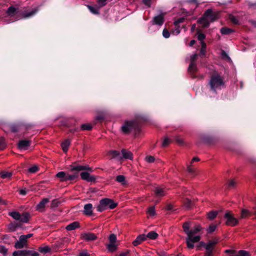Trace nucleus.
Wrapping results in <instances>:
<instances>
[{
  "label": "nucleus",
  "instance_id": "nucleus-32",
  "mask_svg": "<svg viewBox=\"0 0 256 256\" xmlns=\"http://www.w3.org/2000/svg\"><path fill=\"white\" fill-rule=\"evenodd\" d=\"M110 154L112 156V158H118V159L122 158L120 154L118 151L112 150L110 152Z\"/></svg>",
  "mask_w": 256,
  "mask_h": 256
},
{
  "label": "nucleus",
  "instance_id": "nucleus-46",
  "mask_svg": "<svg viewBox=\"0 0 256 256\" xmlns=\"http://www.w3.org/2000/svg\"><path fill=\"white\" fill-rule=\"evenodd\" d=\"M206 38V36L202 33H200L199 32H198V38L200 41V42H204V40Z\"/></svg>",
  "mask_w": 256,
  "mask_h": 256
},
{
  "label": "nucleus",
  "instance_id": "nucleus-52",
  "mask_svg": "<svg viewBox=\"0 0 256 256\" xmlns=\"http://www.w3.org/2000/svg\"><path fill=\"white\" fill-rule=\"evenodd\" d=\"M230 18L234 24H238V20L236 16H230Z\"/></svg>",
  "mask_w": 256,
  "mask_h": 256
},
{
  "label": "nucleus",
  "instance_id": "nucleus-10",
  "mask_svg": "<svg viewBox=\"0 0 256 256\" xmlns=\"http://www.w3.org/2000/svg\"><path fill=\"white\" fill-rule=\"evenodd\" d=\"M90 172L87 170V172H82L80 173L81 178L84 180H86L88 182H92L96 180V178L93 176H90Z\"/></svg>",
  "mask_w": 256,
  "mask_h": 256
},
{
  "label": "nucleus",
  "instance_id": "nucleus-9",
  "mask_svg": "<svg viewBox=\"0 0 256 256\" xmlns=\"http://www.w3.org/2000/svg\"><path fill=\"white\" fill-rule=\"evenodd\" d=\"M82 238L86 241L94 240L97 238V236L92 232H83L81 234Z\"/></svg>",
  "mask_w": 256,
  "mask_h": 256
},
{
  "label": "nucleus",
  "instance_id": "nucleus-30",
  "mask_svg": "<svg viewBox=\"0 0 256 256\" xmlns=\"http://www.w3.org/2000/svg\"><path fill=\"white\" fill-rule=\"evenodd\" d=\"M0 177L2 178H9L12 176V173L8 172H2L0 173Z\"/></svg>",
  "mask_w": 256,
  "mask_h": 256
},
{
  "label": "nucleus",
  "instance_id": "nucleus-44",
  "mask_svg": "<svg viewBox=\"0 0 256 256\" xmlns=\"http://www.w3.org/2000/svg\"><path fill=\"white\" fill-rule=\"evenodd\" d=\"M249 214V212L248 210H242L241 215H240V218H244L246 216H248Z\"/></svg>",
  "mask_w": 256,
  "mask_h": 256
},
{
  "label": "nucleus",
  "instance_id": "nucleus-35",
  "mask_svg": "<svg viewBox=\"0 0 256 256\" xmlns=\"http://www.w3.org/2000/svg\"><path fill=\"white\" fill-rule=\"evenodd\" d=\"M202 47L200 51V54L202 56H204L206 50V44L204 42H200Z\"/></svg>",
  "mask_w": 256,
  "mask_h": 256
},
{
  "label": "nucleus",
  "instance_id": "nucleus-18",
  "mask_svg": "<svg viewBox=\"0 0 256 256\" xmlns=\"http://www.w3.org/2000/svg\"><path fill=\"white\" fill-rule=\"evenodd\" d=\"M49 202V199L48 198H43L37 205L36 206V210H42L46 204Z\"/></svg>",
  "mask_w": 256,
  "mask_h": 256
},
{
  "label": "nucleus",
  "instance_id": "nucleus-33",
  "mask_svg": "<svg viewBox=\"0 0 256 256\" xmlns=\"http://www.w3.org/2000/svg\"><path fill=\"white\" fill-rule=\"evenodd\" d=\"M197 70V67L195 63L190 62L188 67V71L190 73H194Z\"/></svg>",
  "mask_w": 256,
  "mask_h": 256
},
{
  "label": "nucleus",
  "instance_id": "nucleus-13",
  "mask_svg": "<svg viewBox=\"0 0 256 256\" xmlns=\"http://www.w3.org/2000/svg\"><path fill=\"white\" fill-rule=\"evenodd\" d=\"M30 145V141L28 140H21L18 144V148L21 150H26Z\"/></svg>",
  "mask_w": 256,
  "mask_h": 256
},
{
  "label": "nucleus",
  "instance_id": "nucleus-26",
  "mask_svg": "<svg viewBox=\"0 0 256 256\" xmlns=\"http://www.w3.org/2000/svg\"><path fill=\"white\" fill-rule=\"evenodd\" d=\"M13 256H28L26 250L15 251L13 252Z\"/></svg>",
  "mask_w": 256,
  "mask_h": 256
},
{
  "label": "nucleus",
  "instance_id": "nucleus-11",
  "mask_svg": "<svg viewBox=\"0 0 256 256\" xmlns=\"http://www.w3.org/2000/svg\"><path fill=\"white\" fill-rule=\"evenodd\" d=\"M204 14L210 22H214L217 18V15L215 14H214L212 10L210 9L208 10Z\"/></svg>",
  "mask_w": 256,
  "mask_h": 256
},
{
  "label": "nucleus",
  "instance_id": "nucleus-12",
  "mask_svg": "<svg viewBox=\"0 0 256 256\" xmlns=\"http://www.w3.org/2000/svg\"><path fill=\"white\" fill-rule=\"evenodd\" d=\"M164 14H160L154 16L152 20V24H158V26H162L164 24Z\"/></svg>",
  "mask_w": 256,
  "mask_h": 256
},
{
  "label": "nucleus",
  "instance_id": "nucleus-43",
  "mask_svg": "<svg viewBox=\"0 0 256 256\" xmlns=\"http://www.w3.org/2000/svg\"><path fill=\"white\" fill-rule=\"evenodd\" d=\"M216 228V224H211L210 225L208 228H207V232L208 233H212L214 232Z\"/></svg>",
  "mask_w": 256,
  "mask_h": 256
},
{
  "label": "nucleus",
  "instance_id": "nucleus-20",
  "mask_svg": "<svg viewBox=\"0 0 256 256\" xmlns=\"http://www.w3.org/2000/svg\"><path fill=\"white\" fill-rule=\"evenodd\" d=\"M155 194L157 196H164L166 192L164 188L156 187L155 189Z\"/></svg>",
  "mask_w": 256,
  "mask_h": 256
},
{
  "label": "nucleus",
  "instance_id": "nucleus-28",
  "mask_svg": "<svg viewBox=\"0 0 256 256\" xmlns=\"http://www.w3.org/2000/svg\"><path fill=\"white\" fill-rule=\"evenodd\" d=\"M116 180L122 185H125L126 184L125 177L122 175L118 176L116 178Z\"/></svg>",
  "mask_w": 256,
  "mask_h": 256
},
{
  "label": "nucleus",
  "instance_id": "nucleus-2",
  "mask_svg": "<svg viewBox=\"0 0 256 256\" xmlns=\"http://www.w3.org/2000/svg\"><path fill=\"white\" fill-rule=\"evenodd\" d=\"M211 90L214 92L220 90L224 86L223 78L218 74H214L211 76L209 82Z\"/></svg>",
  "mask_w": 256,
  "mask_h": 256
},
{
  "label": "nucleus",
  "instance_id": "nucleus-61",
  "mask_svg": "<svg viewBox=\"0 0 256 256\" xmlns=\"http://www.w3.org/2000/svg\"><path fill=\"white\" fill-rule=\"evenodd\" d=\"M235 184L236 182L234 180H230L228 184V187H234Z\"/></svg>",
  "mask_w": 256,
  "mask_h": 256
},
{
  "label": "nucleus",
  "instance_id": "nucleus-58",
  "mask_svg": "<svg viewBox=\"0 0 256 256\" xmlns=\"http://www.w3.org/2000/svg\"><path fill=\"white\" fill-rule=\"evenodd\" d=\"M36 12V10H32L29 13L25 14L24 16V17L28 18V17L31 16H33Z\"/></svg>",
  "mask_w": 256,
  "mask_h": 256
},
{
  "label": "nucleus",
  "instance_id": "nucleus-63",
  "mask_svg": "<svg viewBox=\"0 0 256 256\" xmlns=\"http://www.w3.org/2000/svg\"><path fill=\"white\" fill-rule=\"evenodd\" d=\"M28 190L26 189H22L20 190V194L22 195H26L27 193Z\"/></svg>",
  "mask_w": 256,
  "mask_h": 256
},
{
  "label": "nucleus",
  "instance_id": "nucleus-8",
  "mask_svg": "<svg viewBox=\"0 0 256 256\" xmlns=\"http://www.w3.org/2000/svg\"><path fill=\"white\" fill-rule=\"evenodd\" d=\"M101 200L106 209H114L117 206L113 200L108 198L102 199Z\"/></svg>",
  "mask_w": 256,
  "mask_h": 256
},
{
  "label": "nucleus",
  "instance_id": "nucleus-31",
  "mask_svg": "<svg viewBox=\"0 0 256 256\" xmlns=\"http://www.w3.org/2000/svg\"><path fill=\"white\" fill-rule=\"evenodd\" d=\"M56 176L60 178V181L66 182V174L64 172H58Z\"/></svg>",
  "mask_w": 256,
  "mask_h": 256
},
{
  "label": "nucleus",
  "instance_id": "nucleus-23",
  "mask_svg": "<svg viewBox=\"0 0 256 256\" xmlns=\"http://www.w3.org/2000/svg\"><path fill=\"white\" fill-rule=\"evenodd\" d=\"M6 13L8 16H13L17 13L16 8L14 6H11L8 8Z\"/></svg>",
  "mask_w": 256,
  "mask_h": 256
},
{
  "label": "nucleus",
  "instance_id": "nucleus-45",
  "mask_svg": "<svg viewBox=\"0 0 256 256\" xmlns=\"http://www.w3.org/2000/svg\"><path fill=\"white\" fill-rule=\"evenodd\" d=\"M78 176L77 174H66V181H68V180H72L76 178Z\"/></svg>",
  "mask_w": 256,
  "mask_h": 256
},
{
  "label": "nucleus",
  "instance_id": "nucleus-34",
  "mask_svg": "<svg viewBox=\"0 0 256 256\" xmlns=\"http://www.w3.org/2000/svg\"><path fill=\"white\" fill-rule=\"evenodd\" d=\"M218 214L216 211H211L208 214V219L212 220L214 219Z\"/></svg>",
  "mask_w": 256,
  "mask_h": 256
},
{
  "label": "nucleus",
  "instance_id": "nucleus-37",
  "mask_svg": "<svg viewBox=\"0 0 256 256\" xmlns=\"http://www.w3.org/2000/svg\"><path fill=\"white\" fill-rule=\"evenodd\" d=\"M232 32V30L230 28H222L220 30V32L223 34H230Z\"/></svg>",
  "mask_w": 256,
  "mask_h": 256
},
{
  "label": "nucleus",
  "instance_id": "nucleus-57",
  "mask_svg": "<svg viewBox=\"0 0 256 256\" xmlns=\"http://www.w3.org/2000/svg\"><path fill=\"white\" fill-rule=\"evenodd\" d=\"M106 0H98V2L100 6V7H102L106 4Z\"/></svg>",
  "mask_w": 256,
  "mask_h": 256
},
{
  "label": "nucleus",
  "instance_id": "nucleus-16",
  "mask_svg": "<svg viewBox=\"0 0 256 256\" xmlns=\"http://www.w3.org/2000/svg\"><path fill=\"white\" fill-rule=\"evenodd\" d=\"M84 213L86 215L90 216L92 214V204H88L84 205Z\"/></svg>",
  "mask_w": 256,
  "mask_h": 256
},
{
  "label": "nucleus",
  "instance_id": "nucleus-5",
  "mask_svg": "<svg viewBox=\"0 0 256 256\" xmlns=\"http://www.w3.org/2000/svg\"><path fill=\"white\" fill-rule=\"evenodd\" d=\"M136 126V122L133 120L125 121L122 126L121 129L123 133L125 134H129L134 130Z\"/></svg>",
  "mask_w": 256,
  "mask_h": 256
},
{
  "label": "nucleus",
  "instance_id": "nucleus-64",
  "mask_svg": "<svg viewBox=\"0 0 256 256\" xmlns=\"http://www.w3.org/2000/svg\"><path fill=\"white\" fill-rule=\"evenodd\" d=\"M130 251L128 250L126 252L121 253L118 256H126L130 253Z\"/></svg>",
  "mask_w": 256,
  "mask_h": 256
},
{
  "label": "nucleus",
  "instance_id": "nucleus-60",
  "mask_svg": "<svg viewBox=\"0 0 256 256\" xmlns=\"http://www.w3.org/2000/svg\"><path fill=\"white\" fill-rule=\"evenodd\" d=\"M206 244L204 242H200L199 243V244L196 246V248L197 250H198L200 246H204L206 248Z\"/></svg>",
  "mask_w": 256,
  "mask_h": 256
},
{
  "label": "nucleus",
  "instance_id": "nucleus-54",
  "mask_svg": "<svg viewBox=\"0 0 256 256\" xmlns=\"http://www.w3.org/2000/svg\"><path fill=\"white\" fill-rule=\"evenodd\" d=\"M180 30L179 28H176L171 32V34L173 35L176 36L180 33Z\"/></svg>",
  "mask_w": 256,
  "mask_h": 256
},
{
  "label": "nucleus",
  "instance_id": "nucleus-39",
  "mask_svg": "<svg viewBox=\"0 0 256 256\" xmlns=\"http://www.w3.org/2000/svg\"><path fill=\"white\" fill-rule=\"evenodd\" d=\"M26 254L28 256H39V254L34 250H26Z\"/></svg>",
  "mask_w": 256,
  "mask_h": 256
},
{
  "label": "nucleus",
  "instance_id": "nucleus-27",
  "mask_svg": "<svg viewBox=\"0 0 256 256\" xmlns=\"http://www.w3.org/2000/svg\"><path fill=\"white\" fill-rule=\"evenodd\" d=\"M50 248L48 246L39 247L38 250L42 254H46L50 252Z\"/></svg>",
  "mask_w": 256,
  "mask_h": 256
},
{
  "label": "nucleus",
  "instance_id": "nucleus-36",
  "mask_svg": "<svg viewBox=\"0 0 256 256\" xmlns=\"http://www.w3.org/2000/svg\"><path fill=\"white\" fill-rule=\"evenodd\" d=\"M80 128L83 130H90L92 128V126L90 124H82Z\"/></svg>",
  "mask_w": 256,
  "mask_h": 256
},
{
  "label": "nucleus",
  "instance_id": "nucleus-14",
  "mask_svg": "<svg viewBox=\"0 0 256 256\" xmlns=\"http://www.w3.org/2000/svg\"><path fill=\"white\" fill-rule=\"evenodd\" d=\"M27 241L22 237L20 236L19 240L15 243L14 246L16 248H24L26 244Z\"/></svg>",
  "mask_w": 256,
  "mask_h": 256
},
{
  "label": "nucleus",
  "instance_id": "nucleus-40",
  "mask_svg": "<svg viewBox=\"0 0 256 256\" xmlns=\"http://www.w3.org/2000/svg\"><path fill=\"white\" fill-rule=\"evenodd\" d=\"M238 256H251L250 253L244 250H240L238 252Z\"/></svg>",
  "mask_w": 256,
  "mask_h": 256
},
{
  "label": "nucleus",
  "instance_id": "nucleus-22",
  "mask_svg": "<svg viewBox=\"0 0 256 256\" xmlns=\"http://www.w3.org/2000/svg\"><path fill=\"white\" fill-rule=\"evenodd\" d=\"M78 227L79 223L78 222H74L68 225L66 228L68 230H72Z\"/></svg>",
  "mask_w": 256,
  "mask_h": 256
},
{
  "label": "nucleus",
  "instance_id": "nucleus-29",
  "mask_svg": "<svg viewBox=\"0 0 256 256\" xmlns=\"http://www.w3.org/2000/svg\"><path fill=\"white\" fill-rule=\"evenodd\" d=\"M87 6L89 10H90V12L93 14H98L100 9L99 7H94L89 5H88Z\"/></svg>",
  "mask_w": 256,
  "mask_h": 256
},
{
  "label": "nucleus",
  "instance_id": "nucleus-56",
  "mask_svg": "<svg viewBox=\"0 0 256 256\" xmlns=\"http://www.w3.org/2000/svg\"><path fill=\"white\" fill-rule=\"evenodd\" d=\"M11 130L13 132H16L18 130V126L16 124H13L11 126Z\"/></svg>",
  "mask_w": 256,
  "mask_h": 256
},
{
  "label": "nucleus",
  "instance_id": "nucleus-49",
  "mask_svg": "<svg viewBox=\"0 0 256 256\" xmlns=\"http://www.w3.org/2000/svg\"><path fill=\"white\" fill-rule=\"evenodd\" d=\"M192 201L189 199H186L184 202V205L186 208H188L192 206Z\"/></svg>",
  "mask_w": 256,
  "mask_h": 256
},
{
  "label": "nucleus",
  "instance_id": "nucleus-17",
  "mask_svg": "<svg viewBox=\"0 0 256 256\" xmlns=\"http://www.w3.org/2000/svg\"><path fill=\"white\" fill-rule=\"evenodd\" d=\"M218 243L217 240H210L206 246V249L207 252H212L214 246Z\"/></svg>",
  "mask_w": 256,
  "mask_h": 256
},
{
  "label": "nucleus",
  "instance_id": "nucleus-24",
  "mask_svg": "<svg viewBox=\"0 0 256 256\" xmlns=\"http://www.w3.org/2000/svg\"><path fill=\"white\" fill-rule=\"evenodd\" d=\"M70 144V141L68 140H66L62 142V147L64 152H66L68 150Z\"/></svg>",
  "mask_w": 256,
  "mask_h": 256
},
{
  "label": "nucleus",
  "instance_id": "nucleus-48",
  "mask_svg": "<svg viewBox=\"0 0 256 256\" xmlns=\"http://www.w3.org/2000/svg\"><path fill=\"white\" fill-rule=\"evenodd\" d=\"M162 36L166 38H170V33L168 30L166 28H164V30L162 31Z\"/></svg>",
  "mask_w": 256,
  "mask_h": 256
},
{
  "label": "nucleus",
  "instance_id": "nucleus-51",
  "mask_svg": "<svg viewBox=\"0 0 256 256\" xmlns=\"http://www.w3.org/2000/svg\"><path fill=\"white\" fill-rule=\"evenodd\" d=\"M146 160L149 163H152L154 162V158L152 156H148L146 157Z\"/></svg>",
  "mask_w": 256,
  "mask_h": 256
},
{
  "label": "nucleus",
  "instance_id": "nucleus-47",
  "mask_svg": "<svg viewBox=\"0 0 256 256\" xmlns=\"http://www.w3.org/2000/svg\"><path fill=\"white\" fill-rule=\"evenodd\" d=\"M147 212L150 216H154L156 214L154 208V206L149 208Z\"/></svg>",
  "mask_w": 256,
  "mask_h": 256
},
{
  "label": "nucleus",
  "instance_id": "nucleus-62",
  "mask_svg": "<svg viewBox=\"0 0 256 256\" xmlns=\"http://www.w3.org/2000/svg\"><path fill=\"white\" fill-rule=\"evenodd\" d=\"M32 236V234H29L26 235H22V237L27 241V239L30 238Z\"/></svg>",
  "mask_w": 256,
  "mask_h": 256
},
{
  "label": "nucleus",
  "instance_id": "nucleus-4",
  "mask_svg": "<svg viewBox=\"0 0 256 256\" xmlns=\"http://www.w3.org/2000/svg\"><path fill=\"white\" fill-rule=\"evenodd\" d=\"M9 215L14 220L24 223L28 222L30 218V214L28 212H24L21 214L20 212L16 211L10 212Z\"/></svg>",
  "mask_w": 256,
  "mask_h": 256
},
{
  "label": "nucleus",
  "instance_id": "nucleus-1",
  "mask_svg": "<svg viewBox=\"0 0 256 256\" xmlns=\"http://www.w3.org/2000/svg\"><path fill=\"white\" fill-rule=\"evenodd\" d=\"M182 228L187 235L186 238L187 247L190 249L194 248V243L199 242L201 238L200 236L198 234L202 230V226L197 224L190 230V223L187 222L183 224Z\"/></svg>",
  "mask_w": 256,
  "mask_h": 256
},
{
  "label": "nucleus",
  "instance_id": "nucleus-3",
  "mask_svg": "<svg viewBox=\"0 0 256 256\" xmlns=\"http://www.w3.org/2000/svg\"><path fill=\"white\" fill-rule=\"evenodd\" d=\"M109 242L106 244L108 250L112 252L118 249V242H117L116 236L114 234H110L108 236Z\"/></svg>",
  "mask_w": 256,
  "mask_h": 256
},
{
  "label": "nucleus",
  "instance_id": "nucleus-59",
  "mask_svg": "<svg viewBox=\"0 0 256 256\" xmlns=\"http://www.w3.org/2000/svg\"><path fill=\"white\" fill-rule=\"evenodd\" d=\"M187 170L188 172L191 174H194V170L190 165L188 166Z\"/></svg>",
  "mask_w": 256,
  "mask_h": 256
},
{
  "label": "nucleus",
  "instance_id": "nucleus-6",
  "mask_svg": "<svg viewBox=\"0 0 256 256\" xmlns=\"http://www.w3.org/2000/svg\"><path fill=\"white\" fill-rule=\"evenodd\" d=\"M224 218L226 220V225L234 226L238 223V219L234 217L230 212H227L224 214Z\"/></svg>",
  "mask_w": 256,
  "mask_h": 256
},
{
  "label": "nucleus",
  "instance_id": "nucleus-7",
  "mask_svg": "<svg viewBox=\"0 0 256 256\" xmlns=\"http://www.w3.org/2000/svg\"><path fill=\"white\" fill-rule=\"evenodd\" d=\"M70 170L72 171H81L83 170H86L90 172H92L93 170L92 168L88 165L81 166V165H72L70 166Z\"/></svg>",
  "mask_w": 256,
  "mask_h": 256
},
{
  "label": "nucleus",
  "instance_id": "nucleus-25",
  "mask_svg": "<svg viewBox=\"0 0 256 256\" xmlns=\"http://www.w3.org/2000/svg\"><path fill=\"white\" fill-rule=\"evenodd\" d=\"M146 238H148L151 240H155L158 238V234L154 231H151L150 232L146 235Z\"/></svg>",
  "mask_w": 256,
  "mask_h": 256
},
{
  "label": "nucleus",
  "instance_id": "nucleus-41",
  "mask_svg": "<svg viewBox=\"0 0 256 256\" xmlns=\"http://www.w3.org/2000/svg\"><path fill=\"white\" fill-rule=\"evenodd\" d=\"M105 210H106V208L105 206H104L103 203L102 202V200H100V204L97 206V210L98 212H102Z\"/></svg>",
  "mask_w": 256,
  "mask_h": 256
},
{
  "label": "nucleus",
  "instance_id": "nucleus-53",
  "mask_svg": "<svg viewBox=\"0 0 256 256\" xmlns=\"http://www.w3.org/2000/svg\"><path fill=\"white\" fill-rule=\"evenodd\" d=\"M170 142V140L168 138H164V140L162 142V146H166Z\"/></svg>",
  "mask_w": 256,
  "mask_h": 256
},
{
  "label": "nucleus",
  "instance_id": "nucleus-50",
  "mask_svg": "<svg viewBox=\"0 0 256 256\" xmlns=\"http://www.w3.org/2000/svg\"><path fill=\"white\" fill-rule=\"evenodd\" d=\"M38 170V168L34 166L28 168V171L30 173H34Z\"/></svg>",
  "mask_w": 256,
  "mask_h": 256
},
{
  "label": "nucleus",
  "instance_id": "nucleus-15",
  "mask_svg": "<svg viewBox=\"0 0 256 256\" xmlns=\"http://www.w3.org/2000/svg\"><path fill=\"white\" fill-rule=\"evenodd\" d=\"M145 240H146V235L144 234H140L138 236L136 240L133 241L132 244L134 246H137Z\"/></svg>",
  "mask_w": 256,
  "mask_h": 256
},
{
  "label": "nucleus",
  "instance_id": "nucleus-42",
  "mask_svg": "<svg viewBox=\"0 0 256 256\" xmlns=\"http://www.w3.org/2000/svg\"><path fill=\"white\" fill-rule=\"evenodd\" d=\"M6 146L5 140L3 138H0V150H2Z\"/></svg>",
  "mask_w": 256,
  "mask_h": 256
},
{
  "label": "nucleus",
  "instance_id": "nucleus-21",
  "mask_svg": "<svg viewBox=\"0 0 256 256\" xmlns=\"http://www.w3.org/2000/svg\"><path fill=\"white\" fill-rule=\"evenodd\" d=\"M122 157L126 159L132 160V154L130 151L123 149L122 150Z\"/></svg>",
  "mask_w": 256,
  "mask_h": 256
},
{
  "label": "nucleus",
  "instance_id": "nucleus-19",
  "mask_svg": "<svg viewBox=\"0 0 256 256\" xmlns=\"http://www.w3.org/2000/svg\"><path fill=\"white\" fill-rule=\"evenodd\" d=\"M198 22L203 27H208L210 24L207 18L206 17L204 14L203 16L198 20Z\"/></svg>",
  "mask_w": 256,
  "mask_h": 256
},
{
  "label": "nucleus",
  "instance_id": "nucleus-55",
  "mask_svg": "<svg viewBox=\"0 0 256 256\" xmlns=\"http://www.w3.org/2000/svg\"><path fill=\"white\" fill-rule=\"evenodd\" d=\"M198 54H196L192 55L190 58V62L195 63L194 62L196 60Z\"/></svg>",
  "mask_w": 256,
  "mask_h": 256
},
{
  "label": "nucleus",
  "instance_id": "nucleus-38",
  "mask_svg": "<svg viewBox=\"0 0 256 256\" xmlns=\"http://www.w3.org/2000/svg\"><path fill=\"white\" fill-rule=\"evenodd\" d=\"M18 225L16 223H12L8 226V230L11 232H14L16 230Z\"/></svg>",
  "mask_w": 256,
  "mask_h": 256
}]
</instances>
